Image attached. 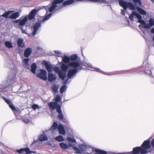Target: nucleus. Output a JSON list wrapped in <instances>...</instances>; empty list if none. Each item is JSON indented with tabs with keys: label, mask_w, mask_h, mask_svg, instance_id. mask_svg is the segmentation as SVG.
Here are the masks:
<instances>
[{
	"label": "nucleus",
	"mask_w": 154,
	"mask_h": 154,
	"mask_svg": "<svg viewBox=\"0 0 154 154\" xmlns=\"http://www.w3.org/2000/svg\"><path fill=\"white\" fill-rule=\"evenodd\" d=\"M151 147L150 141H144L140 147H136L133 148V151L129 152L121 153H115L112 152H109V154H146L147 152V149Z\"/></svg>",
	"instance_id": "obj_1"
},
{
	"label": "nucleus",
	"mask_w": 154,
	"mask_h": 154,
	"mask_svg": "<svg viewBox=\"0 0 154 154\" xmlns=\"http://www.w3.org/2000/svg\"><path fill=\"white\" fill-rule=\"evenodd\" d=\"M79 66V64L78 62H72L69 64V66L72 68L73 69H70L68 70L67 75L68 78L63 81V84L67 85L70 83L71 80L69 81V80L72 79L75 75L78 72V67Z\"/></svg>",
	"instance_id": "obj_2"
},
{
	"label": "nucleus",
	"mask_w": 154,
	"mask_h": 154,
	"mask_svg": "<svg viewBox=\"0 0 154 154\" xmlns=\"http://www.w3.org/2000/svg\"><path fill=\"white\" fill-rule=\"evenodd\" d=\"M52 15V13H50L48 15H46L45 17L42 19L41 18L38 19L37 22L35 23L33 26L32 35H35L38 33L39 28L41 26L42 23H45L46 21L48 20Z\"/></svg>",
	"instance_id": "obj_3"
},
{
	"label": "nucleus",
	"mask_w": 154,
	"mask_h": 154,
	"mask_svg": "<svg viewBox=\"0 0 154 154\" xmlns=\"http://www.w3.org/2000/svg\"><path fill=\"white\" fill-rule=\"evenodd\" d=\"M61 69L57 66L54 67V70L55 72L57 74L59 78L62 80H64L66 75V71L68 69V66L65 64H63L61 67Z\"/></svg>",
	"instance_id": "obj_4"
},
{
	"label": "nucleus",
	"mask_w": 154,
	"mask_h": 154,
	"mask_svg": "<svg viewBox=\"0 0 154 154\" xmlns=\"http://www.w3.org/2000/svg\"><path fill=\"white\" fill-rule=\"evenodd\" d=\"M83 65L84 66L88 68H90L94 69V71L99 72L102 74L108 75H112L120 74L122 73V71H116L113 72H105L100 70L99 68L94 67L92 65L89 63L84 62L83 63Z\"/></svg>",
	"instance_id": "obj_5"
},
{
	"label": "nucleus",
	"mask_w": 154,
	"mask_h": 154,
	"mask_svg": "<svg viewBox=\"0 0 154 154\" xmlns=\"http://www.w3.org/2000/svg\"><path fill=\"white\" fill-rule=\"evenodd\" d=\"M58 129L60 134L64 135L66 134V131L63 125L60 124L58 126L57 123L55 122H54L51 127L50 131L53 134H55L57 131Z\"/></svg>",
	"instance_id": "obj_6"
},
{
	"label": "nucleus",
	"mask_w": 154,
	"mask_h": 154,
	"mask_svg": "<svg viewBox=\"0 0 154 154\" xmlns=\"http://www.w3.org/2000/svg\"><path fill=\"white\" fill-rule=\"evenodd\" d=\"M118 2L119 5L122 7L124 10H126L128 8L132 10L135 9V7L131 2H125L123 0H119Z\"/></svg>",
	"instance_id": "obj_7"
},
{
	"label": "nucleus",
	"mask_w": 154,
	"mask_h": 154,
	"mask_svg": "<svg viewBox=\"0 0 154 154\" xmlns=\"http://www.w3.org/2000/svg\"><path fill=\"white\" fill-rule=\"evenodd\" d=\"M11 79H9V82L8 80L9 79L8 78V81H4L3 82L0 84V96L2 94V92L3 89L6 88L10 85H12L14 83V79L12 78H11Z\"/></svg>",
	"instance_id": "obj_8"
},
{
	"label": "nucleus",
	"mask_w": 154,
	"mask_h": 154,
	"mask_svg": "<svg viewBox=\"0 0 154 154\" xmlns=\"http://www.w3.org/2000/svg\"><path fill=\"white\" fill-rule=\"evenodd\" d=\"M3 98L5 100V102L9 105V107L12 110L16 115L17 114H20L21 113V111L19 109L15 107L13 103H11V101L9 100L6 99L5 97H3Z\"/></svg>",
	"instance_id": "obj_9"
},
{
	"label": "nucleus",
	"mask_w": 154,
	"mask_h": 154,
	"mask_svg": "<svg viewBox=\"0 0 154 154\" xmlns=\"http://www.w3.org/2000/svg\"><path fill=\"white\" fill-rule=\"evenodd\" d=\"M149 24H146L145 21L142 20L141 24L143 27L146 29H148L154 26V18H151L149 20Z\"/></svg>",
	"instance_id": "obj_10"
},
{
	"label": "nucleus",
	"mask_w": 154,
	"mask_h": 154,
	"mask_svg": "<svg viewBox=\"0 0 154 154\" xmlns=\"http://www.w3.org/2000/svg\"><path fill=\"white\" fill-rule=\"evenodd\" d=\"M70 59V60L71 61L69 62L68 64V66H69V64L71 63H74L76 62H78V63L79 64V66L78 67V71L79 70H81L83 68L82 67H81L80 66L81 65V63L80 61L79 60H76L78 58V56L76 54H73L72 55H71L70 57H69Z\"/></svg>",
	"instance_id": "obj_11"
},
{
	"label": "nucleus",
	"mask_w": 154,
	"mask_h": 154,
	"mask_svg": "<svg viewBox=\"0 0 154 154\" xmlns=\"http://www.w3.org/2000/svg\"><path fill=\"white\" fill-rule=\"evenodd\" d=\"M134 16H136L138 19V22L141 23L142 17L140 15L135 11H133L131 14L129 16V19L133 21L134 20Z\"/></svg>",
	"instance_id": "obj_12"
},
{
	"label": "nucleus",
	"mask_w": 154,
	"mask_h": 154,
	"mask_svg": "<svg viewBox=\"0 0 154 154\" xmlns=\"http://www.w3.org/2000/svg\"><path fill=\"white\" fill-rule=\"evenodd\" d=\"M47 72L45 70L42 69L40 70V72L38 74L37 76L41 79L46 81L47 79Z\"/></svg>",
	"instance_id": "obj_13"
},
{
	"label": "nucleus",
	"mask_w": 154,
	"mask_h": 154,
	"mask_svg": "<svg viewBox=\"0 0 154 154\" xmlns=\"http://www.w3.org/2000/svg\"><path fill=\"white\" fill-rule=\"evenodd\" d=\"M144 68L145 70L144 72H145L149 75L150 76H152L151 73V70L152 69L151 66L149 64H146L144 66Z\"/></svg>",
	"instance_id": "obj_14"
},
{
	"label": "nucleus",
	"mask_w": 154,
	"mask_h": 154,
	"mask_svg": "<svg viewBox=\"0 0 154 154\" xmlns=\"http://www.w3.org/2000/svg\"><path fill=\"white\" fill-rule=\"evenodd\" d=\"M49 106L50 109H51V112H52V111L53 110L55 109H56L57 111V108L59 106L61 107V106L60 105H58V103L56 102H50L48 104Z\"/></svg>",
	"instance_id": "obj_15"
},
{
	"label": "nucleus",
	"mask_w": 154,
	"mask_h": 154,
	"mask_svg": "<svg viewBox=\"0 0 154 154\" xmlns=\"http://www.w3.org/2000/svg\"><path fill=\"white\" fill-rule=\"evenodd\" d=\"M45 66L48 71L50 72L53 71L54 70V67L52 64H51L49 62H45L44 63Z\"/></svg>",
	"instance_id": "obj_16"
},
{
	"label": "nucleus",
	"mask_w": 154,
	"mask_h": 154,
	"mask_svg": "<svg viewBox=\"0 0 154 154\" xmlns=\"http://www.w3.org/2000/svg\"><path fill=\"white\" fill-rule=\"evenodd\" d=\"M38 10L36 9H34L32 10L29 15L28 19L29 20H32L35 17L36 13L38 11Z\"/></svg>",
	"instance_id": "obj_17"
},
{
	"label": "nucleus",
	"mask_w": 154,
	"mask_h": 154,
	"mask_svg": "<svg viewBox=\"0 0 154 154\" xmlns=\"http://www.w3.org/2000/svg\"><path fill=\"white\" fill-rule=\"evenodd\" d=\"M48 80L50 82H52L55 81L57 78L56 75L52 73H49L48 74Z\"/></svg>",
	"instance_id": "obj_18"
},
{
	"label": "nucleus",
	"mask_w": 154,
	"mask_h": 154,
	"mask_svg": "<svg viewBox=\"0 0 154 154\" xmlns=\"http://www.w3.org/2000/svg\"><path fill=\"white\" fill-rule=\"evenodd\" d=\"M29 59L28 58H25L22 60L23 65L24 66L25 68L29 69L30 68V66L29 63Z\"/></svg>",
	"instance_id": "obj_19"
},
{
	"label": "nucleus",
	"mask_w": 154,
	"mask_h": 154,
	"mask_svg": "<svg viewBox=\"0 0 154 154\" xmlns=\"http://www.w3.org/2000/svg\"><path fill=\"white\" fill-rule=\"evenodd\" d=\"M13 72V73L12 74V75H9L8 77L7 78V80H5V81H8V78L9 79V80H8V82H9V79L10 80L11 79V78H12L14 79V78L15 76V74L17 72V69L16 68L14 67L13 69L12 70V71L10 72Z\"/></svg>",
	"instance_id": "obj_20"
},
{
	"label": "nucleus",
	"mask_w": 154,
	"mask_h": 154,
	"mask_svg": "<svg viewBox=\"0 0 154 154\" xmlns=\"http://www.w3.org/2000/svg\"><path fill=\"white\" fill-rule=\"evenodd\" d=\"M13 72V73L12 74V75H9L8 77L7 78V80H5V81H8V78L9 79V80H8V82H9V79L10 80L11 79V78H12L14 79V78L15 76V74L17 72V69L16 68L14 67L13 69L12 70V71L10 72Z\"/></svg>",
	"instance_id": "obj_21"
},
{
	"label": "nucleus",
	"mask_w": 154,
	"mask_h": 154,
	"mask_svg": "<svg viewBox=\"0 0 154 154\" xmlns=\"http://www.w3.org/2000/svg\"><path fill=\"white\" fill-rule=\"evenodd\" d=\"M57 112L59 114L58 117L59 119L61 120H63L64 118V116L61 110V107L60 106H59L57 108Z\"/></svg>",
	"instance_id": "obj_22"
},
{
	"label": "nucleus",
	"mask_w": 154,
	"mask_h": 154,
	"mask_svg": "<svg viewBox=\"0 0 154 154\" xmlns=\"http://www.w3.org/2000/svg\"><path fill=\"white\" fill-rule=\"evenodd\" d=\"M32 52V49L31 48H27L24 51V56L26 57H28L31 54Z\"/></svg>",
	"instance_id": "obj_23"
},
{
	"label": "nucleus",
	"mask_w": 154,
	"mask_h": 154,
	"mask_svg": "<svg viewBox=\"0 0 154 154\" xmlns=\"http://www.w3.org/2000/svg\"><path fill=\"white\" fill-rule=\"evenodd\" d=\"M20 13L21 10H20L19 11L15 12L11 14L9 17L12 19H15L19 17Z\"/></svg>",
	"instance_id": "obj_24"
},
{
	"label": "nucleus",
	"mask_w": 154,
	"mask_h": 154,
	"mask_svg": "<svg viewBox=\"0 0 154 154\" xmlns=\"http://www.w3.org/2000/svg\"><path fill=\"white\" fill-rule=\"evenodd\" d=\"M74 144H71L69 143V146L70 147H73V149L74 150L76 151V152L77 153L81 154L82 153L81 151L77 147L74 146Z\"/></svg>",
	"instance_id": "obj_25"
},
{
	"label": "nucleus",
	"mask_w": 154,
	"mask_h": 154,
	"mask_svg": "<svg viewBox=\"0 0 154 154\" xmlns=\"http://www.w3.org/2000/svg\"><path fill=\"white\" fill-rule=\"evenodd\" d=\"M60 147L63 150H65L67 149L69 147V145H68L66 143H64L63 142H62L59 144Z\"/></svg>",
	"instance_id": "obj_26"
},
{
	"label": "nucleus",
	"mask_w": 154,
	"mask_h": 154,
	"mask_svg": "<svg viewBox=\"0 0 154 154\" xmlns=\"http://www.w3.org/2000/svg\"><path fill=\"white\" fill-rule=\"evenodd\" d=\"M48 139L47 137L46 136L45 134L43 133L39 137V140L41 141L47 140Z\"/></svg>",
	"instance_id": "obj_27"
},
{
	"label": "nucleus",
	"mask_w": 154,
	"mask_h": 154,
	"mask_svg": "<svg viewBox=\"0 0 154 154\" xmlns=\"http://www.w3.org/2000/svg\"><path fill=\"white\" fill-rule=\"evenodd\" d=\"M62 61L64 63H67L70 62V57L67 56L66 55H64V57H61Z\"/></svg>",
	"instance_id": "obj_28"
},
{
	"label": "nucleus",
	"mask_w": 154,
	"mask_h": 154,
	"mask_svg": "<svg viewBox=\"0 0 154 154\" xmlns=\"http://www.w3.org/2000/svg\"><path fill=\"white\" fill-rule=\"evenodd\" d=\"M17 44L18 46L20 47L23 48L25 46L24 43H23V40L22 38H19L17 41Z\"/></svg>",
	"instance_id": "obj_29"
},
{
	"label": "nucleus",
	"mask_w": 154,
	"mask_h": 154,
	"mask_svg": "<svg viewBox=\"0 0 154 154\" xmlns=\"http://www.w3.org/2000/svg\"><path fill=\"white\" fill-rule=\"evenodd\" d=\"M95 153L94 154H109V152L107 153L105 151L102 150L100 149H95L94 150Z\"/></svg>",
	"instance_id": "obj_30"
},
{
	"label": "nucleus",
	"mask_w": 154,
	"mask_h": 154,
	"mask_svg": "<svg viewBox=\"0 0 154 154\" xmlns=\"http://www.w3.org/2000/svg\"><path fill=\"white\" fill-rule=\"evenodd\" d=\"M28 20V16L25 17L22 20L20 21L19 24L20 26H23L25 25Z\"/></svg>",
	"instance_id": "obj_31"
},
{
	"label": "nucleus",
	"mask_w": 154,
	"mask_h": 154,
	"mask_svg": "<svg viewBox=\"0 0 154 154\" xmlns=\"http://www.w3.org/2000/svg\"><path fill=\"white\" fill-rule=\"evenodd\" d=\"M36 68L37 66L36 64L34 63H33L31 66V71L33 73L35 74Z\"/></svg>",
	"instance_id": "obj_32"
},
{
	"label": "nucleus",
	"mask_w": 154,
	"mask_h": 154,
	"mask_svg": "<svg viewBox=\"0 0 154 154\" xmlns=\"http://www.w3.org/2000/svg\"><path fill=\"white\" fill-rule=\"evenodd\" d=\"M67 140L69 142V143L72 144V143H74L76 142V140L72 137H68L67 138ZM72 144H73L72 143Z\"/></svg>",
	"instance_id": "obj_33"
},
{
	"label": "nucleus",
	"mask_w": 154,
	"mask_h": 154,
	"mask_svg": "<svg viewBox=\"0 0 154 154\" xmlns=\"http://www.w3.org/2000/svg\"><path fill=\"white\" fill-rule=\"evenodd\" d=\"M5 46L9 49L12 48L13 46L11 42L9 41H6L5 42Z\"/></svg>",
	"instance_id": "obj_34"
},
{
	"label": "nucleus",
	"mask_w": 154,
	"mask_h": 154,
	"mask_svg": "<svg viewBox=\"0 0 154 154\" xmlns=\"http://www.w3.org/2000/svg\"><path fill=\"white\" fill-rule=\"evenodd\" d=\"M79 147L82 151H85L87 148V145L85 144H80L79 145Z\"/></svg>",
	"instance_id": "obj_35"
},
{
	"label": "nucleus",
	"mask_w": 154,
	"mask_h": 154,
	"mask_svg": "<svg viewBox=\"0 0 154 154\" xmlns=\"http://www.w3.org/2000/svg\"><path fill=\"white\" fill-rule=\"evenodd\" d=\"M29 116L28 114L26 115L23 118L22 120L23 122L26 123H28L29 122Z\"/></svg>",
	"instance_id": "obj_36"
},
{
	"label": "nucleus",
	"mask_w": 154,
	"mask_h": 154,
	"mask_svg": "<svg viewBox=\"0 0 154 154\" xmlns=\"http://www.w3.org/2000/svg\"><path fill=\"white\" fill-rule=\"evenodd\" d=\"M55 139V140L58 142H62L64 140V138L61 135L56 137Z\"/></svg>",
	"instance_id": "obj_37"
},
{
	"label": "nucleus",
	"mask_w": 154,
	"mask_h": 154,
	"mask_svg": "<svg viewBox=\"0 0 154 154\" xmlns=\"http://www.w3.org/2000/svg\"><path fill=\"white\" fill-rule=\"evenodd\" d=\"M13 12V11H8L4 13L3 14H2V16L3 17H4L5 18H7L8 17V16L10 15V14L12 12Z\"/></svg>",
	"instance_id": "obj_38"
},
{
	"label": "nucleus",
	"mask_w": 154,
	"mask_h": 154,
	"mask_svg": "<svg viewBox=\"0 0 154 154\" xmlns=\"http://www.w3.org/2000/svg\"><path fill=\"white\" fill-rule=\"evenodd\" d=\"M137 9L138 11L140 14L143 15H145L146 14V11L138 7L137 8Z\"/></svg>",
	"instance_id": "obj_39"
},
{
	"label": "nucleus",
	"mask_w": 154,
	"mask_h": 154,
	"mask_svg": "<svg viewBox=\"0 0 154 154\" xmlns=\"http://www.w3.org/2000/svg\"><path fill=\"white\" fill-rule=\"evenodd\" d=\"M59 87L56 85H53L51 88L52 90L55 93H56L58 91V89Z\"/></svg>",
	"instance_id": "obj_40"
},
{
	"label": "nucleus",
	"mask_w": 154,
	"mask_h": 154,
	"mask_svg": "<svg viewBox=\"0 0 154 154\" xmlns=\"http://www.w3.org/2000/svg\"><path fill=\"white\" fill-rule=\"evenodd\" d=\"M67 86L66 85L63 86L60 89V92L62 94L63 92L65 91L66 90Z\"/></svg>",
	"instance_id": "obj_41"
},
{
	"label": "nucleus",
	"mask_w": 154,
	"mask_h": 154,
	"mask_svg": "<svg viewBox=\"0 0 154 154\" xmlns=\"http://www.w3.org/2000/svg\"><path fill=\"white\" fill-rule=\"evenodd\" d=\"M61 97H60V96L58 95H57L55 99V102L58 103L60 102L61 101Z\"/></svg>",
	"instance_id": "obj_42"
},
{
	"label": "nucleus",
	"mask_w": 154,
	"mask_h": 154,
	"mask_svg": "<svg viewBox=\"0 0 154 154\" xmlns=\"http://www.w3.org/2000/svg\"><path fill=\"white\" fill-rule=\"evenodd\" d=\"M26 148H22L20 149H17L16 150V152L19 154L22 153L23 152L25 151L26 152Z\"/></svg>",
	"instance_id": "obj_43"
},
{
	"label": "nucleus",
	"mask_w": 154,
	"mask_h": 154,
	"mask_svg": "<svg viewBox=\"0 0 154 154\" xmlns=\"http://www.w3.org/2000/svg\"><path fill=\"white\" fill-rule=\"evenodd\" d=\"M35 151H31L29 148H26V154H30L31 153H35Z\"/></svg>",
	"instance_id": "obj_44"
},
{
	"label": "nucleus",
	"mask_w": 154,
	"mask_h": 154,
	"mask_svg": "<svg viewBox=\"0 0 154 154\" xmlns=\"http://www.w3.org/2000/svg\"><path fill=\"white\" fill-rule=\"evenodd\" d=\"M31 108L33 110H35L37 109H38L39 108V107L38 105L34 104L32 105Z\"/></svg>",
	"instance_id": "obj_45"
},
{
	"label": "nucleus",
	"mask_w": 154,
	"mask_h": 154,
	"mask_svg": "<svg viewBox=\"0 0 154 154\" xmlns=\"http://www.w3.org/2000/svg\"><path fill=\"white\" fill-rule=\"evenodd\" d=\"M54 52L55 54H57L58 57H61V56L62 55L61 51L58 50H55L54 51Z\"/></svg>",
	"instance_id": "obj_46"
},
{
	"label": "nucleus",
	"mask_w": 154,
	"mask_h": 154,
	"mask_svg": "<svg viewBox=\"0 0 154 154\" xmlns=\"http://www.w3.org/2000/svg\"><path fill=\"white\" fill-rule=\"evenodd\" d=\"M135 3L138 4L139 5H141V2L140 0H133Z\"/></svg>",
	"instance_id": "obj_47"
},
{
	"label": "nucleus",
	"mask_w": 154,
	"mask_h": 154,
	"mask_svg": "<svg viewBox=\"0 0 154 154\" xmlns=\"http://www.w3.org/2000/svg\"><path fill=\"white\" fill-rule=\"evenodd\" d=\"M151 144L153 148H154V138L151 141Z\"/></svg>",
	"instance_id": "obj_48"
},
{
	"label": "nucleus",
	"mask_w": 154,
	"mask_h": 154,
	"mask_svg": "<svg viewBox=\"0 0 154 154\" xmlns=\"http://www.w3.org/2000/svg\"><path fill=\"white\" fill-rule=\"evenodd\" d=\"M125 10L124 9H121V14L122 15H125Z\"/></svg>",
	"instance_id": "obj_49"
},
{
	"label": "nucleus",
	"mask_w": 154,
	"mask_h": 154,
	"mask_svg": "<svg viewBox=\"0 0 154 154\" xmlns=\"http://www.w3.org/2000/svg\"><path fill=\"white\" fill-rule=\"evenodd\" d=\"M22 32L23 33L26 34V30L25 29H22L21 30Z\"/></svg>",
	"instance_id": "obj_50"
},
{
	"label": "nucleus",
	"mask_w": 154,
	"mask_h": 154,
	"mask_svg": "<svg viewBox=\"0 0 154 154\" xmlns=\"http://www.w3.org/2000/svg\"><path fill=\"white\" fill-rule=\"evenodd\" d=\"M47 144L48 146H52L53 147H54V146H52V144L50 142H48L47 143Z\"/></svg>",
	"instance_id": "obj_51"
},
{
	"label": "nucleus",
	"mask_w": 154,
	"mask_h": 154,
	"mask_svg": "<svg viewBox=\"0 0 154 154\" xmlns=\"http://www.w3.org/2000/svg\"><path fill=\"white\" fill-rule=\"evenodd\" d=\"M20 20H16L14 21V23H18L19 22L20 23Z\"/></svg>",
	"instance_id": "obj_52"
},
{
	"label": "nucleus",
	"mask_w": 154,
	"mask_h": 154,
	"mask_svg": "<svg viewBox=\"0 0 154 154\" xmlns=\"http://www.w3.org/2000/svg\"><path fill=\"white\" fill-rule=\"evenodd\" d=\"M151 33H154V28H152L151 31Z\"/></svg>",
	"instance_id": "obj_53"
},
{
	"label": "nucleus",
	"mask_w": 154,
	"mask_h": 154,
	"mask_svg": "<svg viewBox=\"0 0 154 154\" xmlns=\"http://www.w3.org/2000/svg\"><path fill=\"white\" fill-rule=\"evenodd\" d=\"M149 41H148V42L147 41V43L148 45V46L149 47L150 46V45H151L149 43Z\"/></svg>",
	"instance_id": "obj_54"
},
{
	"label": "nucleus",
	"mask_w": 154,
	"mask_h": 154,
	"mask_svg": "<svg viewBox=\"0 0 154 154\" xmlns=\"http://www.w3.org/2000/svg\"><path fill=\"white\" fill-rule=\"evenodd\" d=\"M37 49H38V50H40V49H41V48L40 47H37Z\"/></svg>",
	"instance_id": "obj_55"
},
{
	"label": "nucleus",
	"mask_w": 154,
	"mask_h": 154,
	"mask_svg": "<svg viewBox=\"0 0 154 154\" xmlns=\"http://www.w3.org/2000/svg\"><path fill=\"white\" fill-rule=\"evenodd\" d=\"M151 42L152 43H153L154 42ZM152 46H154V45L152 43Z\"/></svg>",
	"instance_id": "obj_56"
},
{
	"label": "nucleus",
	"mask_w": 154,
	"mask_h": 154,
	"mask_svg": "<svg viewBox=\"0 0 154 154\" xmlns=\"http://www.w3.org/2000/svg\"><path fill=\"white\" fill-rule=\"evenodd\" d=\"M86 154H92L91 153H87Z\"/></svg>",
	"instance_id": "obj_57"
},
{
	"label": "nucleus",
	"mask_w": 154,
	"mask_h": 154,
	"mask_svg": "<svg viewBox=\"0 0 154 154\" xmlns=\"http://www.w3.org/2000/svg\"><path fill=\"white\" fill-rule=\"evenodd\" d=\"M152 2H154V0H151Z\"/></svg>",
	"instance_id": "obj_58"
},
{
	"label": "nucleus",
	"mask_w": 154,
	"mask_h": 154,
	"mask_svg": "<svg viewBox=\"0 0 154 154\" xmlns=\"http://www.w3.org/2000/svg\"><path fill=\"white\" fill-rule=\"evenodd\" d=\"M35 142V141H34V142L32 143V144H34Z\"/></svg>",
	"instance_id": "obj_59"
},
{
	"label": "nucleus",
	"mask_w": 154,
	"mask_h": 154,
	"mask_svg": "<svg viewBox=\"0 0 154 154\" xmlns=\"http://www.w3.org/2000/svg\"><path fill=\"white\" fill-rule=\"evenodd\" d=\"M140 25H139V27H140Z\"/></svg>",
	"instance_id": "obj_60"
},
{
	"label": "nucleus",
	"mask_w": 154,
	"mask_h": 154,
	"mask_svg": "<svg viewBox=\"0 0 154 154\" xmlns=\"http://www.w3.org/2000/svg\"><path fill=\"white\" fill-rule=\"evenodd\" d=\"M144 63H143V64L144 65Z\"/></svg>",
	"instance_id": "obj_61"
}]
</instances>
